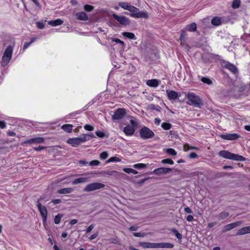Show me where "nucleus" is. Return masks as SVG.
Returning a JSON list of instances; mask_svg holds the SVG:
<instances>
[{
  "instance_id": "56",
  "label": "nucleus",
  "mask_w": 250,
  "mask_h": 250,
  "mask_svg": "<svg viewBox=\"0 0 250 250\" xmlns=\"http://www.w3.org/2000/svg\"><path fill=\"white\" fill-rule=\"evenodd\" d=\"M189 157L190 158V159H194V158H196L198 157V155L197 154L195 153V152H191L190 153L189 155Z\"/></svg>"
},
{
  "instance_id": "18",
  "label": "nucleus",
  "mask_w": 250,
  "mask_h": 250,
  "mask_svg": "<svg viewBox=\"0 0 250 250\" xmlns=\"http://www.w3.org/2000/svg\"><path fill=\"white\" fill-rule=\"evenodd\" d=\"M167 94L169 100H175L178 97V93L173 90H167Z\"/></svg>"
},
{
  "instance_id": "4",
  "label": "nucleus",
  "mask_w": 250,
  "mask_h": 250,
  "mask_svg": "<svg viewBox=\"0 0 250 250\" xmlns=\"http://www.w3.org/2000/svg\"><path fill=\"white\" fill-rule=\"evenodd\" d=\"M126 114V110L124 108H118L114 111H111L110 115L114 122H117L123 119Z\"/></svg>"
},
{
  "instance_id": "62",
  "label": "nucleus",
  "mask_w": 250,
  "mask_h": 250,
  "mask_svg": "<svg viewBox=\"0 0 250 250\" xmlns=\"http://www.w3.org/2000/svg\"><path fill=\"white\" fill-rule=\"evenodd\" d=\"M52 202L54 204L56 205L61 202V200L59 199H54L52 201Z\"/></svg>"
},
{
  "instance_id": "34",
  "label": "nucleus",
  "mask_w": 250,
  "mask_h": 250,
  "mask_svg": "<svg viewBox=\"0 0 250 250\" xmlns=\"http://www.w3.org/2000/svg\"><path fill=\"white\" fill-rule=\"evenodd\" d=\"M165 152L170 156H176L177 155V152L172 148H167L165 150Z\"/></svg>"
},
{
  "instance_id": "59",
  "label": "nucleus",
  "mask_w": 250,
  "mask_h": 250,
  "mask_svg": "<svg viewBox=\"0 0 250 250\" xmlns=\"http://www.w3.org/2000/svg\"><path fill=\"white\" fill-rule=\"evenodd\" d=\"M184 210L186 212L188 213H192V210L191 209V208L188 207L185 208Z\"/></svg>"
},
{
  "instance_id": "58",
  "label": "nucleus",
  "mask_w": 250,
  "mask_h": 250,
  "mask_svg": "<svg viewBox=\"0 0 250 250\" xmlns=\"http://www.w3.org/2000/svg\"><path fill=\"white\" fill-rule=\"evenodd\" d=\"M6 126L5 123L3 121H0V128L3 129L5 128Z\"/></svg>"
},
{
  "instance_id": "49",
  "label": "nucleus",
  "mask_w": 250,
  "mask_h": 250,
  "mask_svg": "<svg viewBox=\"0 0 250 250\" xmlns=\"http://www.w3.org/2000/svg\"><path fill=\"white\" fill-rule=\"evenodd\" d=\"M95 134L97 136L100 138H104L105 136L104 133L101 130L96 131Z\"/></svg>"
},
{
  "instance_id": "63",
  "label": "nucleus",
  "mask_w": 250,
  "mask_h": 250,
  "mask_svg": "<svg viewBox=\"0 0 250 250\" xmlns=\"http://www.w3.org/2000/svg\"><path fill=\"white\" fill-rule=\"evenodd\" d=\"M216 225V222H215L209 223L208 224V228H211L213 227L214 226H215Z\"/></svg>"
},
{
  "instance_id": "17",
  "label": "nucleus",
  "mask_w": 250,
  "mask_h": 250,
  "mask_svg": "<svg viewBox=\"0 0 250 250\" xmlns=\"http://www.w3.org/2000/svg\"><path fill=\"white\" fill-rule=\"evenodd\" d=\"M223 22V19L219 17H215L211 21V24L216 26L221 25Z\"/></svg>"
},
{
  "instance_id": "44",
  "label": "nucleus",
  "mask_w": 250,
  "mask_h": 250,
  "mask_svg": "<svg viewBox=\"0 0 250 250\" xmlns=\"http://www.w3.org/2000/svg\"><path fill=\"white\" fill-rule=\"evenodd\" d=\"M82 136L83 138H85L86 141L89 140L91 138H94V135L92 133L89 134H83Z\"/></svg>"
},
{
  "instance_id": "35",
  "label": "nucleus",
  "mask_w": 250,
  "mask_h": 250,
  "mask_svg": "<svg viewBox=\"0 0 250 250\" xmlns=\"http://www.w3.org/2000/svg\"><path fill=\"white\" fill-rule=\"evenodd\" d=\"M37 38L36 37L32 38L31 39V41L30 42H25V43L24 44L23 47V50H25L26 49H27L28 47V46H30L35 41H36L37 40Z\"/></svg>"
},
{
  "instance_id": "24",
  "label": "nucleus",
  "mask_w": 250,
  "mask_h": 250,
  "mask_svg": "<svg viewBox=\"0 0 250 250\" xmlns=\"http://www.w3.org/2000/svg\"><path fill=\"white\" fill-rule=\"evenodd\" d=\"M229 213L228 211H223L217 215V218L219 220H224L228 217Z\"/></svg>"
},
{
  "instance_id": "11",
  "label": "nucleus",
  "mask_w": 250,
  "mask_h": 250,
  "mask_svg": "<svg viewBox=\"0 0 250 250\" xmlns=\"http://www.w3.org/2000/svg\"><path fill=\"white\" fill-rule=\"evenodd\" d=\"M37 207L42 217L43 222H46L47 216V211L46 207L42 206L40 203H39L37 204Z\"/></svg>"
},
{
  "instance_id": "33",
  "label": "nucleus",
  "mask_w": 250,
  "mask_h": 250,
  "mask_svg": "<svg viewBox=\"0 0 250 250\" xmlns=\"http://www.w3.org/2000/svg\"><path fill=\"white\" fill-rule=\"evenodd\" d=\"M201 81L203 83H206L208 85H211L212 84V81L208 77H203L200 79Z\"/></svg>"
},
{
  "instance_id": "19",
  "label": "nucleus",
  "mask_w": 250,
  "mask_h": 250,
  "mask_svg": "<svg viewBox=\"0 0 250 250\" xmlns=\"http://www.w3.org/2000/svg\"><path fill=\"white\" fill-rule=\"evenodd\" d=\"M13 47L11 45H9L5 50L3 55L11 59L13 54Z\"/></svg>"
},
{
  "instance_id": "42",
  "label": "nucleus",
  "mask_w": 250,
  "mask_h": 250,
  "mask_svg": "<svg viewBox=\"0 0 250 250\" xmlns=\"http://www.w3.org/2000/svg\"><path fill=\"white\" fill-rule=\"evenodd\" d=\"M123 170L127 173H133L134 174H136L138 173L137 170L130 168H124Z\"/></svg>"
},
{
  "instance_id": "61",
  "label": "nucleus",
  "mask_w": 250,
  "mask_h": 250,
  "mask_svg": "<svg viewBox=\"0 0 250 250\" xmlns=\"http://www.w3.org/2000/svg\"><path fill=\"white\" fill-rule=\"evenodd\" d=\"M130 124L132 125L131 126H133L134 127L136 126L137 125V124L135 120H131L130 121Z\"/></svg>"
},
{
  "instance_id": "1",
  "label": "nucleus",
  "mask_w": 250,
  "mask_h": 250,
  "mask_svg": "<svg viewBox=\"0 0 250 250\" xmlns=\"http://www.w3.org/2000/svg\"><path fill=\"white\" fill-rule=\"evenodd\" d=\"M186 98L188 100L187 104L195 107L200 108L203 105V103L199 96L193 92H190L186 95Z\"/></svg>"
},
{
  "instance_id": "26",
  "label": "nucleus",
  "mask_w": 250,
  "mask_h": 250,
  "mask_svg": "<svg viewBox=\"0 0 250 250\" xmlns=\"http://www.w3.org/2000/svg\"><path fill=\"white\" fill-rule=\"evenodd\" d=\"M88 178L87 177H81L74 180L72 181L73 185H77L80 183H84L88 181Z\"/></svg>"
},
{
  "instance_id": "21",
  "label": "nucleus",
  "mask_w": 250,
  "mask_h": 250,
  "mask_svg": "<svg viewBox=\"0 0 250 250\" xmlns=\"http://www.w3.org/2000/svg\"><path fill=\"white\" fill-rule=\"evenodd\" d=\"M48 24L52 26H56L62 25L63 23V21L60 19L55 20L49 21H47Z\"/></svg>"
},
{
  "instance_id": "16",
  "label": "nucleus",
  "mask_w": 250,
  "mask_h": 250,
  "mask_svg": "<svg viewBox=\"0 0 250 250\" xmlns=\"http://www.w3.org/2000/svg\"><path fill=\"white\" fill-rule=\"evenodd\" d=\"M135 128L131 125H126L124 129V132L126 135L130 136L134 134Z\"/></svg>"
},
{
  "instance_id": "14",
  "label": "nucleus",
  "mask_w": 250,
  "mask_h": 250,
  "mask_svg": "<svg viewBox=\"0 0 250 250\" xmlns=\"http://www.w3.org/2000/svg\"><path fill=\"white\" fill-rule=\"evenodd\" d=\"M172 170L170 168L168 167H159L155 169L153 171L152 173L157 175H161L163 174H165L171 171Z\"/></svg>"
},
{
  "instance_id": "48",
  "label": "nucleus",
  "mask_w": 250,
  "mask_h": 250,
  "mask_svg": "<svg viewBox=\"0 0 250 250\" xmlns=\"http://www.w3.org/2000/svg\"><path fill=\"white\" fill-rule=\"evenodd\" d=\"M100 164V162L98 160H93L92 161H91L89 165V166H99Z\"/></svg>"
},
{
  "instance_id": "52",
  "label": "nucleus",
  "mask_w": 250,
  "mask_h": 250,
  "mask_svg": "<svg viewBox=\"0 0 250 250\" xmlns=\"http://www.w3.org/2000/svg\"><path fill=\"white\" fill-rule=\"evenodd\" d=\"M84 9L85 11L90 12L93 10V7L91 5L86 4L84 5Z\"/></svg>"
},
{
  "instance_id": "46",
  "label": "nucleus",
  "mask_w": 250,
  "mask_h": 250,
  "mask_svg": "<svg viewBox=\"0 0 250 250\" xmlns=\"http://www.w3.org/2000/svg\"><path fill=\"white\" fill-rule=\"evenodd\" d=\"M109 155L107 151H103L100 154V158L102 160H104L108 157Z\"/></svg>"
},
{
  "instance_id": "23",
  "label": "nucleus",
  "mask_w": 250,
  "mask_h": 250,
  "mask_svg": "<svg viewBox=\"0 0 250 250\" xmlns=\"http://www.w3.org/2000/svg\"><path fill=\"white\" fill-rule=\"evenodd\" d=\"M146 84L150 87H156L159 85V82L156 79H152L148 80L146 82Z\"/></svg>"
},
{
  "instance_id": "9",
  "label": "nucleus",
  "mask_w": 250,
  "mask_h": 250,
  "mask_svg": "<svg viewBox=\"0 0 250 250\" xmlns=\"http://www.w3.org/2000/svg\"><path fill=\"white\" fill-rule=\"evenodd\" d=\"M221 65L223 67L229 70L233 74H235L238 72V69L236 66L229 62L223 61L221 62Z\"/></svg>"
},
{
  "instance_id": "40",
  "label": "nucleus",
  "mask_w": 250,
  "mask_h": 250,
  "mask_svg": "<svg viewBox=\"0 0 250 250\" xmlns=\"http://www.w3.org/2000/svg\"><path fill=\"white\" fill-rule=\"evenodd\" d=\"M161 163L163 164H168L172 165L174 164V162L171 159L167 158L162 160L161 161Z\"/></svg>"
},
{
  "instance_id": "38",
  "label": "nucleus",
  "mask_w": 250,
  "mask_h": 250,
  "mask_svg": "<svg viewBox=\"0 0 250 250\" xmlns=\"http://www.w3.org/2000/svg\"><path fill=\"white\" fill-rule=\"evenodd\" d=\"M241 3L240 0H234L232 3V7L233 9L238 8L240 6Z\"/></svg>"
},
{
  "instance_id": "15",
  "label": "nucleus",
  "mask_w": 250,
  "mask_h": 250,
  "mask_svg": "<svg viewBox=\"0 0 250 250\" xmlns=\"http://www.w3.org/2000/svg\"><path fill=\"white\" fill-rule=\"evenodd\" d=\"M174 247L172 244L169 243H155V248L172 249Z\"/></svg>"
},
{
  "instance_id": "45",
  "label": "nucleus",
  "mask_w": 250,
  "mask_h": 250,
  "mask_svg": "<svg viewBox=\"0 0 250 250\" xmlns=\"http://www.w3.org/2000/svg\"><path fill=\"white\" fill-rule=\"evenodd\" d=\"M62 215L61 214H58L54 218V223L56 224H59L61 221V218L62 217Z\"/></svg>"
},
{
  "instance_id": "60",
  "label": "nucleus",
  "mask_w": 250,
  "mask_h": 250,
  "mask_svg": "<svg viewBox=\"0 0 250 250\" xmlns=\"http://www.w3.org/2000/svg\"><path fill=\"white\" fill-rule=\"evenodd\" d=\"M188 222H192L193 220V216L191 215H188L186 218Z\"/></svg>"
},
{
  "instance_id": "36",
  "label": "nucleus",
  "mask_w": 250,
  "mask_h": 250,
  "mask_svg": "<svg viewBox=\"0 0 250 250\" xmlns=\"http://www.w3.org/2000/svg\"><path fill=\"white\" fill-rule=\"evenodd\" d=\"M170 230L174 234L178 240H181L182 239V235L180 233L178 232L177 229L174 228H172L170 229Z\"/></svg>"
},
{
  "instance_id": "29",
  "label": "nucleus",
  "mask_w": 250,
  "mask_h": 250,
  "mask_svg": "<svg viewBox=\"0 0 250 250\" xmlns=\"http://www.w3.org/2000/svg\"><path fill=\"white\" fill-rule=\"evenodd\" d=\"M140 245L144 248H155V243L142 242Z\"/></svg>"
},
{
  "instance_id": "50",
  "label": "nucleus",
  "mask_w": 250,
  "mask_h": 250,
  "mask_svg": "<svg viewBox=\"0 0 250 250\" xmlns=\"http://www.w3.org/2000/svg\"><path fill=\"white\" fill-rule=\"evenodd\" d=\"M186 35H187V34H186V32L184 31H182V32L181 34L180 37V40L181 41V43H183V42L184 41V39L186 37Z\"/></svg>"
},
{
  "instance_id": "5",
  "label": "nucleus",
  "mask_w": 250,
  "mask_h": 250,
  "mask_svg": "<svg viewBox=\"0 0 250 250\" xmlns=\"http://www.w3.org/2000/svg\"><path fill=\"white\" fill-rule=\"evenodd\" d=\"M140 135L142 139H147L153 138L154 133L149 128L144 126L140 130Z\"/></svg>"
},
{
  "instance_id": "25",
  "label": "nucleus",
  "mask_w": 250,
  "mask_h": 250,
  "mask_svg": "<svg viewBox=\"0 0 250 250\" xmlns=\"http://www.w3.org/2000/svg\"><path fill=\"white\" fill-rule=\"evenodd\" d=\"M122 34L124 37L130 40H136L137 39L135 34L131 32H124L122 33Z\"/></svg>"
},
{
  "instance_id": "51",
  "label": "nucleus",
  "mask_w": 250,
  "mask_h": 250,
  "mask_svg": "<svg viewBox=\"0 0 250 250\" xmlns=\"http://www.w3.org/2000/svg\"><path fill=\"white\" fill-rule=\"evenodd\" d=\"M84 128L88 131H92L94 130V127L89 124H86L84 126Z\"/></svg>"
},
{
  "instance_id": "27",
  "label": "nucleus",
  "mask_w": 250,
  "mask_h": 250,
  "mask_svg": "<svg viewBox=\"0 0 250 250\" xmlns=\"http://www.w3.org/2000/svg\"><path fill=\"white\" fill-rule=\"evenodd\" d=\"M77 19L79 20L85 21L88 19V17L84 12H79L76 15Z\"/></svg>"
},
{
  "instance_id": "22",
  "label": "nucleus",
  "mask_w": 250,
  "mask_h": 250,
  "mask_svg": "<svg viewBox=\"0 0 250 250\" xmlns=\"http://www.w3.org/2000/svg\"><path fill=\"white\" fill-rule=\"evenodd\" d=\"M74 189L72 188H65L58 190L57 193L60 194H65L72 192Z\"/></svg>"
},
{
  "instance_id": "12",
  "label": "nucleus",
  "mask_w": 250,
  "mask_h": 250,
  "mask_svg": "<svg viewBox=\"0 0 250 250\" xmlns=\"http://www.w3.org/2000/svg\"><path fill=\"white\" fill-rule=\"evenodd\" d=\"M44 141V139L42 137H36L34 138H32L29 140H27L22 143H21V145L23 144H41L43 143Z\"/></svg>"
},
{
  "instance_id": "3",
  "label": "nucleus",
  "mask_w": 250,
  "mask_h": 250,
  "mask_svg": "<svg viewBox=\"0 0 250 250\" xmlns=\"http://www.w3.org/2000/svg\"><path fill=\"white\" fill-rule=\"evenodd\" d=\"M131 13L130 16L135 18H148V14L146 11H140L137 7L132 6L129 11Z\"/></svg>"
},
{
  "instance_id": "43",
  "label": "nucleus",
  "mask_w": 250,
  "mask_h": 250,
  "mask_svg": "<svg viewBox=\"0 0 250 250\" xmlns=\"http://www.w3.org/2000/svg\"><path fill=\"white\" fill-rule=\"evenodd\" d=\"M184 149L185 151H187V150H190H190H192V149L197 150V149H198V148L196 146H190L188 144H186L184 146Z\"/></svg>"
},
{
  "instance_id": "28",
  "label": "nucleus",
  "mask_w": 250,
  "mask_h": 250,
  "mask_svg": "<svg viewBox=\"0 0 250 250\" xmlns=\"http://www.w3.org/2000/svg\"><path fill=\"white\" fill-rule=\"evenodd\" d=\"M196 29L197 26L195 22H192L186 27V29L189 32H194L196 30Z\"/></svg>"
},
{
  "instance_id": "41",
  "label": "nucleus",
  "mask_w": 250,
  "mask_h": 250,
  "mask_svg": "<svg viewBox=\"0 0 250 250\" xmlns=\"http://www.w3.org/2000/svg\"><path fill=\"white\" fill-rule=\"evenodd\" d=\"M133 167L137 169H143L147 167V164H145L143 163H138L136 164H134L133 166Z\"/></svg>"
},
{
  "instance_id": "31",
  "label": "nucleus",
  "mask_w": 250,
  "mask_h": 250,
  "mask_svg": "<svg viewBox=\"0 0 250 250\" xmlns=\"http://www.w3.org/2000/svg\"><path fill=\"white\" fill-rule=\"evenodd\" d=\"M11 59L6 57L4 55L2 56V60L1 62V64L2 66H6L9 62Z\"/></svg>"
},
{
  "instance_id": "47",
  "label": "nucleus",
  "mask_w": 250,
  "mask_h": 250,
  "mask_svg": "<svg viewBox=\"0 0 250 250\" xmlns=\"http://www.w3.org/2000/svg\"><path fill=\"white\" fill-rule=\"evenodd\" d=\"M111 40H112V42H115L116 43H120L123 46H125V43L123 41L120 40L119 39H118V38H112Z\"/></svg>"
},
{
  "instance_id": "30",
  "label": "nucleus",
  "mask_w": 250,
  "mask_h": 250,
  "mask_svg": "<svg viewBox=\"0 0 250 250\" xmlns=\"http://www.w3.org/2000/svg\"><path fill=\"white\" fill-rule=\"evenodd\" d=\"M119 5L121 6L122 8L125 10H127L129 11V9L132 6V5H130L127 2H120L119 3Z\"/></svg>"
},
{
  "instance_id": "8",
  "label": "nucleus",
  "mask_w": 250,
  "mask_h": 250,
  "mask_svg": "<svg viewBox=\"0 0 250 250\" xmlns=\"http://www.w3.org/2000/svg\"><path fill=\"white\" fill-rule=\"evenodd\" d=\"M113 17L121 24L126 26L130 24V20L124 16H118L116 14L112 15Z\"/></svg>"
},
{
  "instance_id": "53",
  "label": "nucleus",
  "mask_w": 250,
  "mask_h": 250,
  "mask_svg": "<svg viewBox=\"0 0 250 250\" xmlns=\"http://www.w3.org/2000/svg\"><path fill=\"white\" fill-rule=\"evenodd\" d=\"M37 26L38 28L42 29L44 28V24L42 22H36Z\"/></svg>"
},
{
  "instance_id": "37",
  "label": "nucleus",
  "mask_w": 250,
  "mask_h": 250,
  "mask_svg": "<svg viewBox=\"0 0 250 250\" xmlns=\"http://www.w3.org/2000/svg\"><path fill=\"white\" fill-rule=\"evenodd\" d=\"M121 161V159L118 157L114 156L110 157L108 160H107L106 163H109L111 162H119Z\"/></svg>"
},
{
  "instance_id": "55",
  "label": "nucleus",
  "mask_w": 250,
  "mask_h": 250,
  "mask_svg": "<svg viewBox=\"0 0 250 250\" xmlns=\"http://www.w3.org/2000/svg\"><path fill=\"white\" fill-rule=\"evenodd\" d=\"M94 225L92 224L90 225L85 230L86 233H89L93 229H94Z\"/></svg>"
},
{
  "instance_id": "10",
  "label": "nucleus",
  "mask_w": 250,
  "mask_h": 250,
  "mask_svg": "<svg viewBox=\"0 0 250 250\" xmlns=\"http://www.w3.org/2000/svg\"><path fill=\"white\" fill-rule=\"evenodd\" d=\"M220 138L229 141H233L237 140L240 137V135L237 133H226L220 135Z\"/></svg>"
},
{
  "instance_id": "64",
  "label": "nucleus",
  "mask_w": 250,
  "mask_h": 250,
  "mask_svg": "<svg viewBox=\"0 0 250 250\" xmlns=\"http://www.w3.org/2000/svg\"><path fill=\"white\" fill-rule=\"evenodd\" d=\"M79 163L82 166H86L88 164V162L84 160H80V161H79Z\"/></svg>"
},
{
  "instance_id": "39",
  "label": "nucleus",
  "mask_w": 250,
  "mask_h": 250,
  "mask_svg": "<svg viewBox=\"0 0 250 250\" xmlns=\"http://www.w3.org/2000/svg\"><path fill=\"white\" fill-rule=\"evenodd\" d=\"M161 127L165 130H169L171 128L172 125L168 123L164 122L162 124Z\"/></svg>"
},
{
  "instance_id": "32",
  "label": "nucleus",
  "mask_w": 250,
  "mask_h": 250,
  "mask_svg": "<svg viewBox=\"0 0 250 250\" xmlns=\"http://www.w3.org/2000/svg\"><path fill=\"white\" fill-rule=\"evenodd\" d=\"M73 128V125L70 124H66L62 125V128L65 131L70 133L71 132Z\"/></svg>"
},
{
  "instance_id": "20",
  "label": "nucleus",
  "mask_w": 250,
  "mask_h": 250,
  "mask_svg": "<svg viewBox=\"0 0 250 250\" xmlns=\"http://www.w3.org/2000/svg\"><path fill=\"white\" fill-rule=\"evenodd\" d=\"M250 233V226L245 227L239 229L237 232V235H242L247 233Z\"/></svg>"
},
{
  "instance_id": "2",
  "label": "nucleus",
  "mask_w": 250,
  "mask_h": 250,
  "mask_svg": "<svg viewBox=\"0 0 250 250\" xmlns=\"http://www.w3.org/2000/svg\"><path fill=\"white\" fill-rule=\"evenodd\" d=\"M218 155L224 158L237 161L243 162L246 159L245 157L241 155L232 153L227 150L220 151Z\"/></svg>"
},
{
  "instance_id": "54",
  "label": "nucleus",
  "mask_w": 250,
  "mask_h": 250,
  "mask_svg": "<svg viewBox=\"0 0 250 250\" xmlns=\"http://www.w3.org/2000/svg\"><path fill=\"white\" fill-rule=\"evenodd\" d=\"M45 148H46V147H45V146H39L38 147H34L33 149L37 151H40L45 149Z\"/></svg>"
},
{
  "instance_id": "13",
  "label": "nucleus",
  "mask_w": 250,
  "mask_h": 250,
  "mask_svg": "<svg viewBox=\"0 0 250 250\" xmlns=\"http://www.w3.org/2000/svg\"><path fill=\"white\" fill-rule=\"evenodd\" d=\"M242 223V222L239 221L230 224H229L223 227L222 231L224 232L228 231L238 226H239Z\"/></svg>"
},
{
  "instance_id": "7",
  "label": "nucleus",
  "mask_w": 250,
  "mask_h": 250,
  "mask_svg": "<svg viewBox=\"0 0 250 250\" xmlns=\"http://www.w3.org/2000/svg\"><path fill=\"white\" fill-rule=\"evenodd\" d=\"M85 142V138H83L82 136L80 137L70 138L67 141V143L73 147H77Z\"/></svg>"
},
{
  "instance_id": "6",
  "label": "nucleus",
  "mask_w": 250,
  "mask_h": 250,
  "mask_svg": "<svg viewBox=\"0 0 250 250\" xmlns=\"http://www.w3.org/2000/svg\"><path fill=\"white\" fill-rule=\"evenodd\" d=\"M105 185L104 184L98 182L90 183L86 185L83 189L85 192H90L95 190L104 188Z\"/></svg>"
},
{
  "instance_id": "57",
  "label": "nucleus",
  "mask_w": 250,
  "mask_h": 250,
  "mask_svg": "<svg viewBox=\"0 0 250 250\" xmlns=\"http://www.w3.org/2000/svg\"><path fill=\"white\" fill-rule=\"evenodd\" d=\"M98 232H97L93 234L89 237V240H92L95 239L98 236Z\"/></svg>"
}]
</instances>
